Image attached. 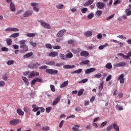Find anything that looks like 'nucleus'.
<instances>
[{
  "label": "nucleus",
  "instance_id": "60",
  "mask_svg": "<svg viewBox=\"0 0 131 131\" xmlns=\"http://www.w3.org/2000/svg\"><path fill=\"white\" fill-rule=\"evenodd\" d=\"M1 51H2V52H8V51H9V49L6 47H2L1 48Z\"/></svg>",
  "mask_w": 131,
  "mask_h": 131
},
{
  "label": "nucleus",
  "instance_id": "63",
  "mask_svg": "<svg viewBox=\"0 0 131 131\" xmlns=\"http://www.w3.org/2000/svg\"><path fill=\"white\" fill-rule=\"evenodd\" d=\"M4 85H6V82L4 81H0V87H3Z\"/></svg>",
  "mask_w": 131,
  "mask_h": 131
},
{
  "label": "nucleus",
  "instance_id": "37",
  "mask_svg": "<svg viewBox=\"0 0 131 131\" xmlns=\"http://www.w3.org/2000/svg\"><path fill=\"white\" fill-rule=\"evenodd\" d=\"M106 69H112V64L111 63H108L105 65Z\"/></svg>",
  "mask_w": 131,
  "mask_h": 131
},
{
  "label": "nucleus",
  "instance_id": "22",
  "mask_svg": "<svg viewBox=\"0 0 131 131\" xmlns=\"http://www.w3.org/2000/svg\"><path fill=\"white\" fill-rule=\"evenodd\" d=\"M37 35V33H28L26 34V36L28 37H34V36H35V35Z\"/></svg>",
  "mask_w": 131,
  "mask_h": 131
},
{
  "label": "nucleus",
  "instance_id": "46",
  "mask_svg": "<svg viewBox=\"0 0 131 131\" xmlns=\"http://www.w3.org/2000/svg\"><path fill=\"white\" fill-rule=\"evenodd\" d=\"M113 129V126L112 125H110L106 128V130L110 131L111 130V129Z\"/></svg>",
  "mask_w": 131,
  "mask_h": 131
},
{
  "label": "nucleus",
  "instance_id": "20",
  "mask_svg": "<svg viewBox=\"0 0 131 131\" xmlns=\"http://www.w3.org/2000/svg\"><path fill=\"white\" fill-rule=\"evenodd\" d=\"M32 108H33L32 111L33 112H36V111H38L39 110V107H36V104H33L32 105Z\"/></svg>",
  "mask_w": 131,
  "mask_h": 131
},
{
  "label": "nucleus",
  "instance_id": "34",
  "mask_svg": "<svg viewBox=\"0 0 131 131\" xmlns=\"http://www.w3.org/2000/svg\"><path fill=\"white\" fill-rule=\"evenodd\" d=\"M7 46H12V39L7 38L6 40Z\"/></svg>",
  "mask_w": 131,
  "mask_h": 131
},
{
  "label": "nucleus",
  "instance_id": "30",
  "mask_svg": "<svg viewBox=\"0 0 131 131\" xmlns=\"http://www.w3.org/2000/svg\"><path fill=\"white\" fill-rule=\"evenodd\" d=\"M125 13L126 16H130L131 15V10L130 8L125 9Z\"/></svg>",
  "mask_w": 131,
  "mask_h": 131
},
{
  "label": "nucleus",
  "instance_id": "1",
  "mask_svg": "<svg viewBox=\"0 0 131 131\" xmlns=\"http://www.w3.org/2000/svg\"><path fill=\"white\" fill-rule=\"evenodd\" d=\"M25 42H26L25 40H21L19 41L20 49H23L24 52H27L28 51V46L26 45Z\"/></svg>",
  "mask_w": 131,
  "mask_h": 131
},
{
  "label": "nucleus",
  "instance_id": "21",
  "mask_svg": "<svg viewBox=\"0 0 131 131\" xmlns=\"http://www.w3.org/2000/svg\"><path fill=\"white\" fill-rule=\"evenodd\" d=\"M69 53H68L66 55V57L67 58V59H71V58L73 57V54L71 53L70 51H68Z\"/></svg>",
  "mask_w": 131,
  "mask_h": 131
},
{
  "label": "nucleus",
  "instance_id": "28",
  "mask_svg": "<svg viewBox=\"0 0 131 131\" xmlns=\"http://www.w3.org/2000/svg\"><path fill=\"white\" fill-rule=\"evenodd\" d=\"M21 78L26 85H28L29 84V83H28V79H27V78L23 76L21 77Z\"/></svg>",
  "mask_w": 131,
  "mask_h": 131
},
{
  "label": "nucleus",
  "instance_id": "6",
  "mask_svg": "<svg viewBox=\"0 0 131 131\" xmlns=\"http://www.w3.org/2000/svg\"><path fill=\"white\" fill-rule=\"evenodd\" d=\"M10 124L11 125H17V124H18V123H21V121L19 119H14L12 120H11L9 122Z\"/></svg>",
  "mask_w": 131,
  "mask_h": 131
},
{
  "label": "nucleus",
  "instance_id": "39",
  "mask_svg": "<svg viewBox=\"0 0 131 131\" xmlns=\"http://www.w3.org/2000/svg\"><path fill=\"white\" fill-rule=\"evenodd\" d=\"M108 46V43H106L104 45H101L98 47L99 50H103L104 48H106Z\"/></svg>",
  "mask_w": 131,
  "mask_h": 131
},
{
  "label": "nucleus",
  "instance_id": "19",
  "mask_svg": "<svg viewBox=\"0 0 131 131\" xmlns=\"http://www.w3.org/2000/svg\"><path fill=\"white\" fill-rule=\"evenodd\" d=\"M63 68L64 69H72V68H75V66L66 64L63 66Z\"/></svg>",
  "mask_w": 131,
  "mask_h": 131
},
{
  "label": "nucleus",
  "instance_id": "26",
  "mask_svg": "<svg viewBox=\"0 0 131 131\" xmlns=\"http://www.w3.org/2000/svg\"><path fill=\"white\" fill-rule=\"evenodd\" d=\"M81 72H82V69H80L71 72V74H75L76 73H77L78 74H79L80 73H81Z\"/></svg>",
  "mask_w": 131,
  "mask_h": 131
},
{
  "label": "nucleus",
  "instance_id": "32",
  "mask_svg": "<svg viewBox=\"0 0 131 131\" xmlns=\"http://www.w3.org/2000/svg\"><path fill=\"white\" fill-rule=\"evenodd\" d=\"M16 111L17 113L20 116H23V115H24V112L22 111V110L17 109Z\"/></svg>",
  "mask_w": 131,
  "mask_h": 131
},
{
  "label": "nucleus",
  "instance_id": "52",
  "mask_svg": "<svg viewBox=\"0 0 131 131\" xmlns=\"http://www.w3.org/2000/svg\"><path fill=\"white\" fill-rule=\"evenodd\" d=\"M81 12L83 13V14H85L86 12H88V8H83V9H82L81 10Z\"/></svg>",
  "mask_w": 131,
  "mask_h": 131
},
{
  "label": "nucleus",
  "instance_id": "53",
  "mask_svg": "<svg viewBox=\"0 0 131 131\" xmlns=\"http://www.w3.org/2000/svg\"><path fill=\"white\" fill-rule=\"evenodd\" d=\"M41 129H43V130H46V131L50 130V127L48 126H44L42 127Z\"/></svg>",
  "mask_w": 131,
  "mask_h": 131
},
{
  "label": "nucleus",
  "instance_id": "11",
  "mask_svg": "<svg viewBox=\"0 0 131 131\" xmlns=\"http://www.w3.org/2000/svg\"><path fill=\"white\" fill-rule=\"evenodd\" d=\"M65 33H66V30H61L57 33L56 36H57V37H62Z\"/></svg>",
  "mask_w": 131,
  "mask_h": 131
},
{
  "label": "nucleus",
  "instance_id": "40",
  "mask_svg": "<svg viewBox=\"0 0 131 131\" xmlns=\"http://www.w3.org/2000/svg\"><path fill=\"white\" fill-rule=\"evenodd\" d=\"M46 65H55L56 62L54 61H48L46 62Z\"/></svg>",
  "mask_w": 131,
  "mask_h": 131
},
{
  "label": "nucleus",
  "instance_id": "55",
  "mask_svg": "<svg viewBox=\"0 0 131 131\" xmlns=\"http://www.w3.org/2000/svg\"><path fill=\"white\" fill-rule=\"evenodd\" d=\"M104 83L101 82L99 84V90L100 91H102L103 90V88H104Z\"/></svg>",
  "mask_w": 131,
  "mask_h": 131
},
{
  "label": "nucleus",
  "instance_id": "57",
  "mask_svg": "<svg viewBox=\"0 0 131 131\" xmlns=\"http://www.w3.org/2000/svg\"><path fill=\"white\" fill-rule=\"evenodd\" d=\"M52 48L54 50H60V49H61V46H53Z\"/></svg>",
  "mask_w": 131,
  "mask_h": 131
},
{
  "label": "nucleus",
  "instance_id": "50",
  "mask_svg": "<svg viewBox=\"0 0 131 131\" xmlns=\"http://www.w3.org/2000/svg\"><path fill=\"white\" fill-rule=\"evenodd\" d=\"M14 64V60H9L7 61V65L8 66H11V65H13Z\"/></svg>",
  "mask_w": 131,
  "mask_h": 131
},
{
  "label": "nucleus",
  "instance_id": "8",
  "mask_svg": "<svg viewBox=\"0 0 131 131\" xmlns=\"http://www.w3.org/2000/svg\"><path fill=\"white\" fill-rule=\"evenodd\" d=\"M38 75H39V73L36 71H32L30 72L28 78H32V77H34V76H38Z\"/></svg>",
  "mask_w": 131,
  "mask_h": 131
},
{
  "label": "nucleus",
  "instance_id": "59",
  "mask_svg": "<svg viewBox=\"0 0 131 131\" xmlns=\"http://www.w3.org/2000/svg\"><path fill=\"white\" fill-rule=\"evenodd\" d=\"M117 37H118V38H120L121 39H126V37L123 36V35H118L117 36Z\"/></svg>",
  "mask_w": 131,
  "mask_h": 131
},
{
  "label": "nucleus",
  "instance_id": "25",
  "mask_svg": "<svg viewBox=\"0 0 131 131\" xmlns=\"http://www.w3.org/2000/svg\"><path fill=\"white\" fill-rule=\"evenodd\" d=\"M19 33H14V34L11 35L9 37L10 38H16V37H18V36H19Z\"/></svg>",
  "mask_w": 131,
  "mask_h": 131
},
{
  "label": "nucleus",
  "instance_id": "9",
  "mask_svg": "<svg viewBox=\"0 0 131 131\" xmlns=\"http://www.w3.org/2000/svg\"><path fill=\"white\" fill-rule=\"evenodd\" d=\"M117 80L120 81V83H124L125 78H124V74H121L118 78Z\"/></svg>",
  "mask_w": 131,
  "mask_h": 131
},
{
  "label": "nucleus",
  "instance_id": "62",
  "mask_svg": "<svg viewBox=\"0 0 131 131\" xmlns=\"http://www.w3.org/2000/svg\"><path fill=\"white\" fill-rule=\"evenodd\" d=\"M51 110H52V107H49L46 108V112L47 113H50L51 112Z\"/></svg>",
  "mask_w": 131,
  "mask_h": 131
},
{
  "label": "nucleus",
  "instance_id": "2",
  "mask_svg": "<svg viewBox=\"0 0 131 131\" xmlns=\"http://www.w3.org/2000/svg\"><path fill=\"white\" fill-rule=\"evenodd\" d=\"M39 23L40 24L41 26H42L44 28H47V29H52L51 25L50 24L45 22L42 20H39Z\"/></svg>",
  "mask_w": 131,
  "mask_h": 131
},
{
  "label": "nucleus",
  "instance_id": "36",
  "mask_svg": "<svg viewBox=\"0 0 131 131\" xmlns=\"http://www.w3.org/2000/svg\"><path fill=\"white\" fill-rule=\"evenodd\" d=\"M8 78H9V75L8 74H5L3 76V80L6 81V80H8Z\"/></svg>",
  "mask_w": 131,
  "mask_h": 131
},
{
  "label": "nucleus",
  "instance_id": "7",
  "mask_svg": "<svg viewBox=\"0 0 131 131\" xmlns=\"http://www.w3.org/2000/svg\"><path fill=\"white\" fill-rule=\"evenodd\" d=\"M105 6H106V4L103 2H98L96 4V7H97L98 9H99L100 10H102L105 8Z\"/></svg>",
  "mask_w": 131,
  "mask_h": 131
},
{
  "label": "nucleus",
  "instance_id": "49",
  "mask_svg": "<svg viewBox=\"0 0 131 131\" xmlns=\"http://www.w3.org/2000/svg\"><path fill=\"white\" fill-rule=\"evenodd\" d=\"M59 57H60L61 60H66L65 54L60 53L59 54Z\"/></svg>",
  "mask_w": 131,
  "mask_h": 131
},
{
  "label": "nucleus",
  "instance_id": "16",
  "mask_svg": "<svg viewBox=\"0 0 131 131\" xmlns=\"http://www.w3.org/2000/svg\"><path fill=\"white\" fill-rule=\"evenodd\" d=\"M58 52L52 51L49 53L48 56L49 57H52L53 58H54V57H56V56H58Z\"/></svg>",
  "mask_w": 131,
  "mask_h": 131
},
{
  "label": "nucleus",
  "instance_id": "43",
  "mask_svg": "<svg viewBox=\"0 0 131 131\" xmlns=\"http://www.w3.org/2000/svg\"><path fill=\"white\" fill-rule=\"evenodd\" d=\"M94 78H101L102 77V74L101 73H98L94 76Z\"/></svg>",
  "mask_w": 131,
  "mask_h": 131
},
{
  "label": "nucleus",
  "instance_id": "12",
  "mask_svg": "<svg viewBox=\"0 0 131 131\" xmlns=\"http://www.w3.org/2000/svg\"><path fill=\"white\" fill-rule=\"evenodd\" d=\"M126 66V63L125 62H121L118 63H115L114 67H125Z\"/></svg>",
  "mask_w": 131,
  "mask_h": 131
},
{
  "label": "nucleus",
  "instance_id": "56",
  "mask_svg": "<svg viewBox=\"0 0 131 131\" xmlns=\"http://www.w3.org/2000/svg\"><path fill=\"white\" fill-rule=\"evenodd\" d=\"M88 80H89V79H84L83 80H81V81H80L79 82V83H85V82H87Z\"/></svg>",
  "mask_w": 131,
  "mask_h": 131
},
{
  "label": "nucleus",
  "instance_id": "18",
  "mask_svg": "<svg viewBox=\"0 0 131 131\" xmlns=\"http://www.w3.org/2000/svg\"><path fill=\"white\" fill-rule=\"evenodd\" d=\"M90 55V53L88 51H83L80 53V56L81 57H88Z\"/></svg>",
  "mask_w": 131,
  "mask_h": 131
},
{
  "label": "nucleus",
  "instance_id": "31",
  "mask_svg": "<svg viewBox=\"0 0 131 131\" xmlns=\"http://www.w3.org/2000/svg\"><path fill=\"white\" fill-rule=\"evenodd\" d=\"M112 125L113 126V128L115 129L116 131H119V126H118L117 124L114 123L112 124Z\"/></svg>",
  "mask_w": 131,
  "mask_h": 131
},
{
  "label": "nucleus",
  "instance_id": "5",
  "mask_svg": "<svg viewBox=\"0 0 131 131\" xmlns=\"http://www.w3.org/2000/svg\"><path fill=\"white\" fill-rule=\"evenodd\" d=\"M19 29L17 28H12V27H9L6 29L5 31L9 32H18L19 31Z\"/></svg>",
  "mask_w": 131,
  "mask_h": 131
},
{
  "label": "nucleus",
  "instance_id": "27",
  "mask_svg": "<svg viewBox=\"0 0 131 131\" xmlns=\"http://www.w3.org/2000/svg\"><path fill=\"white\" fill-rule=\"evenodd\" d=\"M10 10L11 12H15L16 11V8H15V5L13 3H10Z\"/></svg>",
  "mask_w": 131,
  "mask_h": 131
},
{
  "label": "nucleus",
  "instance_id": "54",
  "mask_svg": "<svg viewBox=\"0 0 131 131\" xmlns=\"http://www.w3.org/2000/svg\"><path fill=\"white\" fill-rule=\"evenodd\" d=\"M48 68V66H42L39 67V69L41 70H43L45 69H46V70H47V69Z\"/></svg>",
  "mask_w": 131,
  "mask_h": 131
},
{
  "label": "nucleus",
  "instance_id": "4",
  "mask_svg": "<svg viewBox=\"0 0 131 131\" xmlns=\"http://www.w3.org/2000/svg\"><path fill=\"white\" fill-rule=\"evenodd\" d=\"M33 14V11L32 10H27L23 14V17L24 18H27V17H29L31 16Z\"/></svg>",
  "mask_w": 131,
  "mask_h": 131
},
{
  "label": "nucleus",
  "instance_id": "51",
  "mask_svg": "<svg viewBox=\"0 0 131 131\" xmlns=\"http://www.w3.org/2000/svg\"><path fill=\"white\" fill-rule=\"evenodd\" d=\"M107 123H108V122L107 121L103 122L102 123H101L100 124V127H103V126H105V125H106V124H107Z\"/></svg>",
  "mask_w": 131,
  "mask_h": 131
},
{
  "label": "nucleus",
  "instance_id": "47",
  "mask_svg": "<svg viewBox=\"0 0 131 131\" xmlns=\"http://www.w3.org/2000/svg\"><path fill=\"white\" fill-rule=\"evenodd\" d=\"M83 92H84V90L81 89L80 91H78L77 96H81V95L83 94Z\"/></svg>",
  "mask_w": 131,
  "mask_h": 131
},
{
  "label": "nucleus",
  "instance_id": "24",
  "mask_svg": "<svg viewBox=\"0 0 131 131\" xmlns=\"http://www.w3.org/2000/svg\"><path fill=\"white\" fill-rule=\"evenodd\" d=\"M84 35L87 37L92 36L93 35V32L92 31H87L84 33Z\"/></svg>",
  "mask_w": 131,
  "mask_h": 131
},
{
  "label": "nucleus",
  "instance_id": "17",
  "mask_svg": "<svg viewBox=\"0 0 131 131\" xmlns=\"http://www.w3.org/2000/svg\"><path fill=\"white\" fill-rule=\"evenodd\" d=\"M69 83V81L68 80L64 81L60 85V89H63V88H66L68 84Z\"/></svg>",
  "mask_w": 131,
  "mask_h": 131
},
{
  "label": "nucleus",
  "instance_id": "29",
  "mask_svg": "<svg viewBox=\"0 0 131 131\" xmlns=\"http://www.w3.org/2000/svg\"><path fill=\"white\" fill-rule=\"evenodd\" d=\"M118 55L119 56H121L122 57V58H124L125 60L129 59V57L128 56V55L127 54V55H124V54L122 53H118Z\"/></svg>",
  "mask_w": 131,
  "mask_h": 131
},
{
  "label": "nucleus",
  "instance_id": "23",
  "mask_svg": "<svg viewBox=\"0 0 131 131\" xmlns=\"http://www.w3.org/2000/svg\"><path fill=\"white\" fill-rule=\"evenodd\" d=\"M33 55V52H29L27 53L24 55V59L29 58V57H31Z\"/></svg>",
  "mask_w": 131,
  "mask_h": 131
},
{
  "label": "nucleus",
  "instance_id": "3",
  "mask_svg": "<svg viewBox=\"0 0 131 131\" xmlns=\"http://www.w3.org/2000/svg\"><path fill=\"white\" fill-rule=\"evenodd\" d=\"M46 73H48L49 74H58V70H54V69H46Z\"/></svg>",
  "mask_w": 131,
  "mask_h": 131
},
{
  "label": "nucleus",
  "instance_id": "41",
  "mask_svg": "<svg viewBox=\"0 0 131 131\" xmlns=\"http://www.w3.org/2000/svg\"><path fill=\"white\" fill-rule=\"evenodd\" d=\"M96 15H97V16H101V15H102V14H103V11H102L101 10H97L96 13H95Z\"/></svg>",
  "mask_w": 131,
  "mask_h": 131
},
{
  "label": "nucleus",
  "instance_id": "64",
  "mask_svg": "<svg viewBox=\"0 0 131 131\" xmlns=\"http://www.w3.org/2000/svg\"><path fill=\"white\" fill-rule=\"evenodd\" d=\"M46 48H47V49H50V50L52 49V45L50 44V43H47L46 45Z\"/></svg>",
  "mask_w": 131,
  "mask_h": 131
},
{
  "label": "nucleus",
  "instance_id": "42",
  "mask_svg": "<svg viewBox=\"0 0 131 131\" xmlns=\"http://www.w3.org/2000/svg\"><path fill=\"white\" fill-rule=\"evenodd\" d=\"M30 5L32 7H33V8L38 7V3H34V2L31 3Z\"/></svg>",
  "mask_w": 131,
  "mask_h": 131
},
{
  "label": "nucleus",
  "instance_id": "48",
  "mask_svg": "<svg viewBox=\"0 0 131 131\" xmlns=\"http://www.w3.org/2000/svg\"><path fill=\"white\" fill-rule=\"evenodd\" d=\"M116 109H118V110H119V111H121L122 110H123V107H122V106H119V105L117 104L116 106Z\"/></svg>",
  "mask_w": 131,
  "mask_h": 131
},
{
  "label": "nucleus",
  "instance_id": "45",
  "mask_svg": "<svg viewBox=\"0 0 131 131\" xmlns=\"http://www.w3.org/2000/svg\"><path fill=\"white\" fill-rule=\"evenodd\" d=\"M88 19H93L94 18V13H91L90 14H89L87 16Z\"/></svg>",
  "mask_w": 131,
  "mask_h": 131
},
{
  "label": "nucleus",
  "instance_id": "33",
  "mask_svg": "<svg viewBox=\"0 0 131 131\" xmlns=\"http://www.w3.org/2000/svg\"><path fill=\"white\" fill-rule=\"evenodd\" d=\"M88 64H90V60H86L83 61H81L80 63V65H88Z\"/></svg>",
  "mask_w": 131,
  "mask_h": 131
},
{
  "label": "nucleus",
  "instance_id": "13",
  "mask_svg": "<svg viewBox=\"0 0 131 131\" xmlns=\"http://www.w3.org/2000/svg\"><path fill=\"white\" fill-rule=\"evenodd\" d=\"M94 2H95V0H88L83 4V6L84 7H89V6H91V5H92Z\"/></svg>",
  "mask_w": 131,
  "mask_h": 131
},
{
  "label": "nucleus",
  "instance_id": "35",
  "mask_svg": "<svg viewBox=\"0 0 131 131\" xmlns=\"http://www.w3.org/2000/svg\"><path fill=\"white\" fill-rule=\"evenodd\" d=\"M23 110L26 113H29V114H30V112H31V111L30 110H29V108L28 107H24Z\"/></svg>",
  "mask_w": 131,
  "mask_h": 131
},
{
  "label": "nucleus",
  "instance_id": "15",
  "mask_svg": "<svg viewBox=\"0 0 131 131\" xmlns=\"http://www.w3.org/2000/svg\"><path fill=\"white\" fill-rule=\"evenodd\" d=\"M95 71H96V68H92L86 70L85 73L86 74H90V73H92V72H95Z\"/></svg>",
  "mask_w": 131,
  "mask_h": 131
},
{
  "label": "nucleus",
  "instance_id": "38",
  "mask_svg": "<svg viewBox=\"0 0 131 131\" xmlns=\"http://www.w3.org/2000/svg\"><path fill=\"white\" fill-rule=\"evenodd\" d=\"M64 7V5L63 4H59L56 6V8L57 9V10H61L63 9V7Z\"/></svg>",
  "mask_w": 131,
  "mask_h": 131
},
{
  "label": "nucleus",
  "instance_id": "10",
  "mask_svg": "<svg viewBox=\"0 0 131 131\" xmlns=\"http://www.w3.org/2000/svg\"><path fill=\"white\" fill-rule=\"evenodd\" d=\"M38 66H40V64L38 62H36L34 64H29L28 67L30 68V69H37Z\"/></svg>",
  "mask_w": 131,
  "mask_h": 131
},
{
  "label": "nucleus",
  "instance_id": "44",
  "mask_svg": "<svg viewBox=\"0 0 131 131\" xmlns=\"http://www.w3.org/2000/svg\"><path fill=\"white\" fill-rule=\"evenodd\" d=\"M50 89L53 93H55L56 92V88H55V85L50 84Z\"/></svg>",
  "mask_w": 131,
  "mask_h": 131
},
{
  "label": "nucleus",
  "instance_id": "61",
  "mask_svg": "<svg viewBox=\"0 0 131 131\" xmlns=\"http://www.w3.org/2000/svg\"><path fill=\"white\" fill-rule=\"evenodd\" d=\"M30 44L31 45V46H32V47H34V48H35V47L37 46V43L33 42L32 41L30 42Z\"/></svg>",
  "mask_w": 131,
  "mask_h": 131
},
{
  "label": "nucleus",
  "instance_id": "14",
  "mask_svg": "<svg viewBox=\"0 0 131 131\" xmlns=\"http://www.w3.org/2000/svg\"><path fill=\"white\" fill-rule=\"evenodd\" d=\"M60 100H61V96H59L56 98L54 101H53L52 103L53 106L57 105L59 103V102H60Z\"/></svg>",
  "mask_w": 131,
  "mask_h": 131
},
{
  "label": "nucleus",
  "instance_id": "58",
  "mask_svg": "<svg viewBox=\"0 0 131 131\" xmlns=\"http://www.w3.org/2000/svg\"><path fill=\"white\" fill-rule=\"evenodd\" d=\"M111 78H112V75H108L106 77V78L105 79V81H109L111 79Z\"/></svg>",
  "mask_w": 131,
  "mask_h": 131
}]
</instances>
